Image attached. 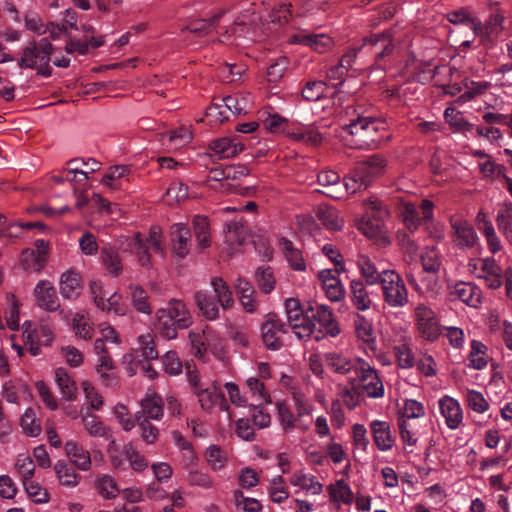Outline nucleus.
<instances>
[{
    "label": "nucleus",
    "mask_w": 512,
    "mask_h": 512,
    "mask_svg": "<svg viewBox=\"0 0 512 512\" xmlns=\"http://www.w3.org/2000/svg\"><path fill=\"white\" fill-rule=\"evenodd\" d=\"M345 115L349 123L343 125L342 129L350 137L344 138L346 144L359 150L376 148L380 142L378 134L383 122L375 116L373 108L363 104L350 105L346 107Z\"/></svg>",
    "instance_id": "nucleus-1"
},
{
    "label": "nucleus",
    "mask_w": 512,
    "mask_h": 512,
    "mask_svg": "<svg viewBox=\"0 0 512 512\" xmlns=\"http://www.w3.org/2000/svg\"><path fill=\"white\" fill-rule=\"evenodd\" d=\"M340 395L346 406L353 409L365 396L382 397L384 386L375 369L363 360L355 375L348 377V384L341 387Z\"/></svg>",
    "instance_id": "nucleus-2"
},
{
    "label": "nucleus",
    "mask_w": 512,
    "mask_h": 512,
    "mask_svg": "<svg viewBox=\"0 0 512 512\" xmlns=\"http://www.w3.org/2000/svg\"><path fill=\"white\" fill-rule=\"evenodd\" d=\"M191 324V315L181 300H171L167 308L159 309L156 313L155 327L166 339L176 338L179 329H186Z\"/></svg>",
    "instance_id": "nucleus-3"
},
{
    "label": "nucleus",
    "mask_w": 512,
    "mask_h": 512,
    "mask_svg": "<svg viewBox=\"0 0 512 512\" xmlns=\"http://www.w3.org/2000/svg\"><path fill=\"white\" fill-rule=\"evenodd\" d=\"M52 52L53 45L47 38L31 41L22 49L18 66L22 69H34L37 74L50 77L52 74L50 66Z\"/></svg>",
    "instance_id": "nucleus-4"
},
{
    "label": "nucleus",
    "mask_w": 512,
    "mask_h": 512,
    "mask_svg": "<svg viewBox=\"0 0 512 512\" xmlns=\"http://www.w3.org/2000/svg\"><path fill=\"white\" fill-rule=\"evenodd\" d=\"M306 318L312 324L313 334L316 341L322 340L325 335L336 337L340 328L334 319L332 310L326 305H309L306 308Z\"/></svg>",
    "instance_id": "nucleus-5"
},
{
    "label": "nucleus",
    "mask_w": 512,
    "mask_h": 512,
    "mask_svg": "<svg viewBox=\"0 0 512 512\" xmlns=\"http://www.w3.org/2000/svg\"><path fill=\"white\" fill-rule=\"evenodd\" d=\"M380 285L383 300L388 306L401 308L409 302L408 290L404 280L396 271H385Z\"/></svg>",
    "instance_id": "nucleus-6"
},
{
    "label": "nucleus",
    "mask_w": 512,
    "mask_h": 512,
    "mask_svg": "<svg viewBox=\"0 0 512 512\" xmlns=\"http://www.w3.org/2000/svg\"><path fill=\"white\" fill-rule=\"evenodd\" d=\"M359 50H363L364 54H372L375 59V65L379 69H385L387 58L394 50V44L389 32L372 34L363 39Z\"/></svg>",
    "instance_id": "nucleus-7"
},
{
    "label": "nucleus",
    "mask_w": 512,
    "mask_h": 512,
    "mask_svg": "<svg viewBox=\"0 0 512 512\" xmlns=\"http://www.w3.org/2000/svg\"><path fill=\"white\" fill-rule=\"evenodd\" d=\"M287 321L294 334L299 339L310 338L313 334L312 324L306 318V309L303 310L299 300L288 298L284 303Z\"/></svg>",
    "instance_id": "nucleus-8"
},
{
    "label": "nucleus",
    "mask_w": 512,
    "mask_h": 512,
    "mask_svg": "<svg viewBox=\"0 0 512 512\" xmlns=\"http://www.w3.org/2000/svg\"><path fill=\"white\" fill-rule=\"evenodd\" d=\"M365 215L362 217L360 229L369 237L378 234L388 217V210L378 199H370L365 203Z\"/></svg>",
    "instance_id": "nucleus-9"
},
{
    "label": "nucleus",
    "mask_w": 512,
    "mask_h": 512,
    "mask_svg": "<svg viewBox=\"0 0 512 512\" xmlns=\"http://www.w3.org/2000/svg\"><path fill=\"white\" fill-rule=\"evenodd\" d=\"M287 325L275 313H268L266 320L261 324V338L265 347L272 351L282 348L283 342L280 334L287 333Z\"/></svg>",
    "instance_id": "nucleus-10"
},
{
    "label": "nucleus",
    "mask_w": 512,
    "mask_h": 512,
    "mask_svg": "<svg viewBox=\"0 0 512 512\" xmlns=\"http://www.w3.org/2000/svg\"><path fill=\"white\" fill-rule=\"evenodd\" d=\"M172 254L179 260L187 257L191 249V229L187 224L174 223L170 227Z\"/></svg>",
    "instance_id": "nucleus-11"
},
{
    "label": "nucleus",
    "mask_w": 512,
    "mask_h": 512,
    "mask_svg": "<svg viewBox=\"0 0 512 512\" xmlns=\"http://www.w3.org/2000/svg\"><path fill=\"white\" fill-rule=\"evenodd\" d=\"M386 166L387 160L383 155L373 154L356 164V175L361 177L364 188H368L376 177L384 173Z\"/></svg>",
    "instance_id": "nucleus-12"
},
{
    "label": "nucleus",
    "mask_w": 512,
    "mask_h": 512,
    "mask_svg": "<svg viewBox=\"0 0 512 512\" xmlns=\"http://www.w3.org/2000/svg\"><path fill=\"white\" fill-rule=\"evenodd\" d=\"M324 362L327 368L334 373L353 376L363 362L361 358H352L339 352H329L324 356Z\"/></svg>",
    "instance_id": "nucleus-13"
},
{
    "label": "nucleus",
    "mask_w": 512,
    "mask_h": 512,
    "mask_svg": "<svg viewBox=\"0 0 512 512\" xmlns=\"http://www.w3.org/2000/svg\"><path fill=\"white\" fill-rule=\"evenodd\" d=\"M90 289L96 306L102 311H113L117 315L125 314L126 309L121 303V295L112 293L107 298V293L103 291L101 285L97 282H93Z\"/></svg>",
    "instance_id": "nucleus-14"
},
{
    "label": "nucleus",
    "mask_w": 512,
    "mask_h": 512,
    "mask_svg": "<svg viewBox=\"0 0 512 512\" xmlns=\"http://www.w3.org/2000/svg\"><path fill=\"white\" fill-rule=\"evenodd\" d=\"M34 297L37 305L45 311L54 312L60 307L56 290L48 280H41L36 284Z\"/></svg>",
    "instance_id": "nucleus-15"
},
{
    "label": "nucleus",
    "mask_w": 512,
    "mask_h": 512,
    "mask_svg": "<svg viewBox=\"0 0 512 512\" xmlns=\"http://www.w3.org/2000/svg\"><path fill=\"white\" fill-rule=\"evenodd\" d=\"M290 42L308 46L318 53H325L329 51L334 45L332 38L327 34L307 33L304 31L291 36Z\"/></svg>",
    "instance_id": "nucleus-16"
},
{
    "label": "nucleus",
    "mask_w": 512,
    "mask_h": 512,
    "mask_svg": "<svg viewBox=\"0 0 512 512\" xmlns=\"http://www.w3.org/2000/svg\"><path fill=\"white\" fill-rule=\"evenodd\" d=\"M209 149L220 159H227L243 151L244 144L239 136L222 137L211 141Z\"/></svg>",
    "instance_id": "nucleus-17"
},
{
    "label": "nucleus",
    "mask_w": 512,
    "mask_h": 512,
    "mask_svg": "<svg viewBox=\"0 0 512 512\" xmlns=\"http://www.w3.org/2000/svg\"><path fill=\"white\" fill-rule=\"evenodd\" d=\"M444 118L455 131L463 133L467 138H476L480 135V125H475L467 121L463 114L455 108H446Z\"/></svg>",
    "instance_id": "nucleus-18"
},
{
    "label": "nucleus",
    "mask_w": 512,
    "mask_h": 512,
    "mask_svg": "<svg viewBox=\"0 0 512 512\" xmlns=\"http://www.w3.org/2000/svg\"><path fill=\"white\" fill-rule=\"evenodd\" d=\"M421 263L423 270L430 274L424 279L427 282V287L434 290L437 285V274L442 265L440 252L435 248H427L421 255Z\"/></svg>",
    "instance_id": "nucleus-19"
},
{
    "label": "nucleus",
    "mask_w": 512,
    "mask_h": 512,
    "mask_svg": "<svg viewBox=\"0 0 512 512\" xmlns=\"http://www.w3.org/2000/svg\"><path fill=\"white\" fill-rule=\"evenodd\" d=\"M451 226L454 230V242L460 248H470L474 246L477 235L473 226L466 220L458 217L451 219Z\"/></svg>",
    "instance_id": "nucleus-20"
},
{
    "label": "nucleus",
    "mask_w": 512,
    "mask_h": 512,
    "mask_svg": "<svg viewBox=\"0 0 512 512\" xmlns=\"http://www.w3.org/2000/svg\"><path fill=\"white\" fill-rule=\"evenodd\" d=\"M370 430L377 448L381 451L392 449L395 437L392 435L391 426L386 421L374 420L370 423Z\"/></svg>",
    "instance_id": "nucleus-21"
},
{
    "label": "nucleus",
    "mask_w": 512,
    "mask_h": 512,
    "mask_svg": "<svg viewBox=\"0 0 512 512\" xmlns=\"http://www.w3.org/2000/svg\"><path fill=\"white\" fill-rule=\"evenodd\" d=\"M164 401L161 396L156 393H146L141 400V410L135 415H141L143 418L150 420H160L163 417Z\"/></svg>",
    "instance_id": "nucleus-22"
},
{
    "label": "nucleus",
    "mask_w": 512,
    "mask_h": 512,
    "mask_svg": "<svg viewBox=\"0 0 512 512\" xmlns=\"http://www.w3.org/2000/svg\"><path fill=\"white\" fill-rule=\"evenodd\" d=\"M60 294L63 298L74 300L81 294V276L74 270L64 272L60 277Z\"/></svg>",
    "instance_id": "nucleus-23"
},
{
    "label": "nucleus",
    "mask_w": 512,
    "mask_h": 512,
    "mask_svg": "<svg viewBox=\"0 0 512 512\" xmlns=\"http://www.w3.org/2000/svg\"><path fill=\"white\" fill-rule=\"evenodd\" d=\"M439 408L447 426L451 429L458 428L462 421V410L459 403L449 396H444L439 400Z\"/></svg>",
    "instance_id": "nucleus-24"
},
{
    "label": "nucleus",
    "mask_w": 512,
    "mask_h": 512,
    "mask_svg": "<svg viewBox=\"0 0 512 512\" xmlns=\"http://www.w3.org/2000/svg\"><path fill=\"white\" fill-rule=\"evenodd\" d=\"M335 270L326 269L319 272V278L323 283L327 297L331 301H340L344 296V289L340 280L335 275Z\"/></svg>",
    "instance_id": "nucleus-25"
},
{
    "label": "nucleus",
    "mask_w": 512,
    "mask_h": 512,
    "mask_svg": "<svg viewBox=\"0 0 512 512\" xmlns=\"http://www.w3.org/2000/svg\"><path fill=\"white\" fill-rule=\"evenodd\" d=\"M200 405L203 409L209 410L214 405L219 404L222 410H228V404L222 391L212 386L210 388L196 390Z\"/></svg>",
    "instance_id": "nucleus-26"
},
{
    "label": "nucleus",
    "mask_w": 512,
    "mask_h": 512,
    "mask_svg": "<svg viewBox=\"0 0 512 512\" xmlns=\"http://www.w3.org/2000/svg\"><path fill=\"white\" fill-rule=\"evenodd\" d=\"M482 280L491 289L499 288L503 284V269L496 263L495 259H482Z\"/></svg>",
    "instance_id": "nucleus-27"
},
{
    "label": "nucleus",
    "mask_w": 512,
    "mask_h": 512,
    "mask_svg": "<svg viewBox=\"0 0 512 512\" xmlns=\"http://www.w3.org/2000/svg\"><path fill=\"white\" fill-rule=\"evenodd\" d=\"M195 303L207 320H215L219 316V302L207 291H198L194 295Z\"/></svg>",
    "instance_id": "nucleus-28"
},
{
    "label": "nucleus",
    "mask_w": 512,
    "mask_h": 512,
    "mask_svg": "<svg viewBox=\"0 0 512 512\" xmlns=\"http://www.w3.org/2000/svg\"><path fill=\"white\" fill-rule=\"evenodd\" d=\"M462 302L472 308H478L480 305V290L471 282H459L454 287L453 292Z\"/></svg>",
    "instance_id": "nucleus-29"
},
{
    "label": "nucleus",
    "mask_w": 512,
    "mask_h": 512,
    "mask_svg": "<svg viewBox=\"0 0 512 512\" xmlns=\"http://www.w3.org/2000/svg\"><path fill=\"white\" fill-rule=\"evenodd\" d=\"M358 267L362 278L367 285L381 284L386 270L379 271L369 257L360 256L358 259Z\"/></svg>",
    "instance_id": "nucleus-30"
},
{
    "label": "nucleus",
    "mask_w": 512,
    "mask_h": 512,
    "mask_svg": "<svg viewBox=\"0 0 512 512\" xmlns=\"http://www.w3.org/2000/svg\"><path fill=\"white\" fill-rule=\"evenodd\" d=\"M350 299L357 310L365 311L371 307V299L365 284L361 280L350 283Z\"/></svg>",
    "instance_id": "nucleus-31"
},
{
    "label": "nucleus",
    "mask_w": 512,
    "mask_h": 512,
    "mask_svg": "<svg viewBox=\"0 0 512 512\" xmlns=\"http://www.w3.org/2000/svg\"><path fill=\"white\" fill-rule=\"evenodd\" d=\"M66 454L72 459L73 464L80 470L86 471L91 466V458L88 451L74 441L65 443Z\"/></svg>",
    "instance_id": "nucleus-32"
},
{
    "label": "nucleus",
    "mask_w": 512,
    "mask_h": 512,
    "mask_svg": "<svg viewBox=\"0 0 512 512\" xmlns=\"http://www.w3.org/2000/svg\"><path fill=\"white\" fill-rule=\"evenodd\" d=\"M193 231L198 242L200 251L207 248L211 244L210 226L208 218L202 215H195L192 220Z\"/></svg>",
    "instance_id": "nucleus-33"
},
{
    "label": "nucleus",
    "mask_w": 512,
    "mask_h": 512,
    "mask_svg": "<svg viewBox=\"0 0 512 512\" xmlns=\"http://www.w3.org/2000/svg\"><path fill=\"white\" fill-rule=\"evenodd\" d=\"M86 431L92 437H103L107 440L111 438L110 428L105 426L94 414L87 412L82 417Z\"/></svg>",
    "instance_id": "nucleus-34"
},
{
    "label": "nucleus",
    "mask_w": 512,
    "mask_h": 512,
    "mask_svg": "<svg viewBox=\"0 0 512 512\" xmlns=\"http://www.w3.org/2000/svg\"><path fill=\"white\" fill-rule=\"evenodd\" d=\"M317 217L321 223L329 230H340L343 225L342 219L338 215V211L327 205H320L317 209Z\"/></svg>",
    "instance_id": "nucleus-35"
},
{
    "label": "nucleus",
    "mask_w": 512,
    "mask_h": 512,
    "mask_svg": "<svg viewBox=\"0 0 512 512\" xmlns=\"http://www.w3.org/2000/svg\"><path fill=\"white\" fill-rule=\"evenodd\" d=\"M56 383L59 387V390L63 396L68 401H73L76 399V384L70 378L67 371L64 368H58L55 371Z\"/></svg>",
    "instance_id": "nucleus-36"
},
{
    "label": "nucleus",
    "mask_w": 512,
    "mask_h": 512,
    "mask_svg": "<svg viewBox=\"0 0 512 512\" xmlns=\"http://www.w3.org/2000/svg\"><path fill=\"white\" fill-rule=\"evenodd\" d=\"M101 258L106 271L116 277L122 273L123 267L118 252L112 247H104L101 250Z\"/></svg>",
    "instance_id": "nucleus-37"
},
{
    "label": "nucleus",
    "mask_w": 512,
    "mask_h": 512,
    "mask_svg": "<svg viewBox=\"0 0 512 512\" xmlns=\"http://www.w3.org/2000/svg\"><path fill=\"white\" fill-rule=\"evenodd\" d=\"M130 250L137 256L139 264L144 268L151 267V255L149 253V247L146 242L140 237V234H135L129 244Z\"/></svg>",
    "instance_id": "nucleus-38"
},
{
    "label": "nucleus",
    "mask_w": 512,
    "mask_h": 512,
    "mask_svg": "<svg viewBox=\"0 0 512 512\" xmlns=\"http://www.w3.org/2000/svg\"><path fill=\"white\" fill-rule=\"evenodd\" d=\"M211 284L214 292L213 296L222 308L226 310L232 307L234 300L232 298V292L226 282L222 278H214Z\"/></svg>",
    "instance_id": "nucleus-39"
},
{
    "label": "nucleus",
    "mask_w": 512,
    "mask_h": 512,
    "mask_svg": "<svg viewBox=\"0 0 512 512\" xmlns=\"http://www.w3.org/2000/svg\"><path fill=\"white\" fill-rule=\"evenodd\" d=\"M225 13L226 10L222 9L209 19L195 20L189 24L188 29L190 30V32L199 36L207 34L218 25L220 19L223 17Z\"/></svg>",
    "instance_id": "nucleus-40"
},
{
    "label": "nucleus",
    "mask_w": 512,
    "mask_h": 512,
    "mask_svg": "<svg viewBox=\"0 0 512 512\" xmlns=\"http://www.w3.org/2000/svg\"><path fill=\"white\" fill-rule=\"evenodd\" d=\"M54 470L62 485L67 487H74L77 485L79 476L75 473L71 464H68L63 460H59L55 463Z\"/></svg>",
    "instance_id": "nucleus-41"
},
{
    "label": "nucleus",
    "mask_w": 512,
    "mask_h": 512,
    "mask_svg": "<svg viewBox=\"0 0 512 512\" xmlns=\"http://www.w3.org/2000/svg\"><path fill=\"white\" fill-rule=\"evenodd\" d=\"M280 246L287 261L290 263L294 270L301 271L305 269V263L301 252L294 248L293 243L290 240L281 238Z\"/></svg>",
    "instance_id": "nucleus-42"
},
{
    "label": "nucleus",
    "mask_w": 512,
    "mask_h": 512,
    "mask_svg": "<svg viewBox=\"0 0 512 512\" xmlns=\"http://www.w3.org/2000/svg\"><path fill=\"white\" fill-rule=\"evenodd\" d=\"M290 482L292 485L299 486L313 495H318L322 491V484L313 475H307L302 472L295 473Z\"/></svg>",
    "instance_id": "nucleus-43"
},
{
    "label": "nucleus",
    "mask_w": 512,
    "mask_h": 512,
    "mask_svg": "<svg viewBox=\"0 0 512 512\" xmlns=\"http://www.w3.org/2000/svg\"><path fill=\"white\" fill-rule=\"evenodd\" d=\"M255 279L259 289L264 294H269L275 288L276 280L273 270L269 266H261L257 268L255 272Z\"/></svg>",
    "instance_id": "nucleus-44"
},
{
    "label": "nucleus",
    "mask_w": 512,
    "mask_h": 512,
    "mask_svg": "<svg viewBox=\"0 0 512 512\" xmlns=\"http://www.w3.org/2000/svg\"><path fill=\"white\" fill-rule=\"evenodd\" d=\"M482 178H488L491 181H497L503 185L504 179L503 168L494 163L489 156L482 153Z\"/></svg>",
    "instance_id": "nucleus-45"
},
{
    "label": "nucleus",
    "mask_w": 512,
    "mask_h": 512,
    "mask_svg": "<svg viewBox=\"0 0 512 512\" xmlns=\"http://www.w3.org/2000/svg\"><path fill=\"white\" fill-rule=\"evenodd\" d=\"M497 225L507 238L512 236V203H504L499 207Z\"/></svg>",
    "instance_id": "nucleus-46"
},
{
    "label": "nucleus",
    "mask_w": 512,
    "mask_h": 512,
    "mask_svg": "<svg viewBox=\"0 0 512 512\" xmlns=\"http://www.w3.org/2000/svg\"><path fill=\"white\" fill-rule=\"evenodd\" d=\"M136 425L140 429V436L146 444H153L158 439L159 430L141 415H135Z\"/></svg>",
    "instance_id": "nucleus-47"
},
{
    "label": "nucleus",
    "mask_w": 512,
    "mask_h": 512,
    "mask_svg": "<svg viewBox=\"0 0 512 512\" xmlns=\"http://www.w3.org/2000/svg\"><path fill=\"white\" fill-rule=\"evenodd\" d=\"M103 44H104V41L101 37L96 38L94 36H91L89 41L88 40H85V41L71 40L66 45L65 50L67 53H70V54L74 53V52H78L80 55H84L88 52L89 46H91L93 48H99Z\"/></svg>",
    "instance_id": "nucleus-48"
},
{
    "label": "nucleus",
    "mask_w": 512,
    "mask_h": 512,
    "mask_svg": "<svg viewBox=\"0 0 512 512\" xmlns=\"http://www.w3.org/2000/svg\"><path fill=\"white\" fill-rule=\"evenodd\" d=\"M22 265L25 269L32 268L35 271H40L46 262L43 253H36L35 249H26L22 253Z\"/></svg>",
    "instance_id": "nucleus-49"
},
{
    "label": "nucleus",
    "mask_w": 512,
    "mask_h": 512,
    "mask_svg": "<svg viewBox=\"0 0 512 512\" xmlns=\"http://www.w3.org/2000/svg\"><path fill=\"white\" fill-rule=\"evenodd\" d=\"M326 83L323 81H309L302 89V96L307 101H318L324 97Z\"/></svg>",
    "instance_id": "nucleus-50"
},
{
    "label": "nucleus",
    "mask_w": 512,
    "mask_h": 512,
    "mask_svg": "<svg viewBox=\"0 0 512 512\" xmlns=\"http://www.w3.org/2000/svg\"><path fill=\"white\" fill-rule=\"evenodd\" d=\"M225 238L226 241L230 244H237L239 246L243 245L245 242V229L242 224L231 221L226 224L225 228Z\"/></svg>",
    "instance_id": "nucleus-51"
},
{
    "label": "nucleus",
    "mask_w": 512,
    "mask_h": 512,
    "mask_svg": "<svg viewBox=\"0 0 512 512\" xmlns=\"http://www.w3.org/2000/svg\"><path fill=\"white\" fill-rule=\"evenodd\" d=\"M15 467L20 474L22 481L32 479L35 472V465L33 463L32 458L26 454L22 453L17 456Z\"/></svg>",
    "instance_id": "nucleus-52"
},
{
    "label": "nucleus",
    "mask_w": 512,
    "mask_h": 512,
    "mask_svg": "<svg viewBox=\"0 0 512 512\" xmlns=\"http://www.w3.org/2000/svg\"><path fill=\"white\" fill-rule=\"evenodd\" d=\"M100 495L106 499H113L118 494V487L114 479L109 475H102L96 482Z\"/></svg>",
    "instance_id": "nucleus-53"
},
{
    "label": "nucleus",
    "mask_w": 512,
    "mask_h": 512,
    "mask_svg": "<svg viewBox=\"0 0 512 512\" xmlns=\"http://www.w3.org/2000/svg\"><path fill=\"white\" fill-rule=\"evenodd\" d=\"M130 293L134 307L141 313H150L148 296L144 289L139 286H130Z\"/></svg>",
    "instance_id": "nucleus-54"
},
{
    "label": "nucleus",
    "mask_w": 512,
    "mask_h": 512,
    "mask_svg": "<svg viewBox=\"0 0 512 512\" xmlns=\"http://www.w3.org/2000/svg\"><path fill=\"white\" fill-rule=\"evenodd\" d=\"M24 488L28 494V496L35 503H46L49 500L48 493L45 489H43L38 483L30 480H25L23 482Z\"/></svg>",
    "instance_id": "nucleus-55"
},
{
    "label": "nucleus",
    "mask_w": 512,
    "mask_h": 512,
    "mask_svg": "<svg viewBox=\"0 0 512 512\" xmlns=\"http://www.w3.org/2000/svg\"><path fill=\"white\" fill-rule=\"evenodd\" d=\"M229 113L240 115L247 112L248 100L246 97L227 96L222 99Z\"/></svg>",
    "instance_id": "nucleus-56"
},
{
    "label": "nucleus",
    "mask_w": 512,
    "mask_h": 512,
    "mask_svg": "<svg viewBox=\"0 0 512 512\" xmlns=\"http://www.w3.org/2000/svg\"><path fill=\"white\" fill-rule=\"evenodd\" d=\"M329 489L333 499L340 500L347 504L352 502L353 492L343 479H340L336 482V488L330 486Z\"/></svg>",
    "instance_id": "nucleus-57"
},
{
    "label": "nucleus",
    "mask_w": 512,
    "mask_h": 512,
    "mask_svg": "<svg viewBox=\"0 0 512 512\" xmlns=\"http://www.w3.org/2000/svg\"><path fill=\"white\" fill-rule=\"evenodd\" d=\"M125 457L129 460L132 468L137 471H143L147 467L145 458L134 448L133 444L129 443L124 447Z\"/></svg>",
    "instance_id": "nucleus-58"
},
{
    "label": "nucleus",
    "mask_w": 512,
    "mask_h": 512,
    "mask_svg": "<svg viewBox=\"0 0 512 512\" xmlns=\"http://www.w3.org/2000/svg\"><path fill=\"white\" fill-rule=\"evenodd\" d=\"M449 22L453 24H463L470 28H472L475 34H478L479 27L475 23L474 19L470 16V14L466 10H458L450 12L447 15Z\"/></svg>",
    "instance_id": "nucleus-59"
},
{
    "label": "nucleus",
    "mask_w": 512,
    "mask_h": 512,
    "mask_svg": "<svg viewBox=\"0 0 512 512\" xmlns=\"http://www.w3.org/2000/svg\"><path fill=\"white\" fill-rule=\"evenodd\" d=\"M129 172L130 168L128 166L110 167L109 171L104 175L102 182L111 189H117L118 186L115 184V180L125 177Z\"/></svg>",
    "instance_id": "nucleus-60"
},
{
    "label": "nucleus",
    "mask_w": 512,
    "mask_h": 512,
    "mask_svg": "<svg viewBox=\"0 0 512 512\" xmlns=\"http://www.w3.org/2000/svg\"><path fill=\"white\" fill-rule=\"evenodd\" d=\"M288 67V59L286 57L279 58L275 63L267 68V79L271 83L278 82L284 75Z\"/></svg>",
    "instance_id": "nucleus-61"
},
{
    "label": "nucleus",
    "mask_w": 512,
    "mask_h": 512,
    "mask_svg": "<svg viewBox=\"0 0 512 512\" xmlns=\"http://www.w3.org/2000/svg\"><path fill=\"white\" fill-rule=\"evenodd\" d=\"M417 326L421 336L428 341H434L440 334V328L436 318L430 319V321L420 322Z\"/></svg>",
    "instance_id": "nucleus-62"
},
{
    "label": "nucleus",
    "mask_w": 512,
    "mask_h": 512,
    "mask_svg": "<svg viewBox=\"0 0 512 512\" xmlns=\"http://www.w3.org/2000/svg\"><path fill=\"white\" fill-rule=\"evenodd\" d=\"M403 215L406 228L410 231H415L422 220L420 211H418L412 204H406Z\"/></svg>",
    "instance_id": "nucleus-63"
},
{
    "label": "nucleus",
    "mask_w": 512,
    "mask_h": 512,
    "mask_svg": "<svg viewBox=\"0 0 512 512\" xmlns=\"http://www.w3.org/2000/svg\"><path fill=\"white\" fill-rule=\"evenodd\" d=\"M395 356L397 358L398 365L403 369H408L413 367V355L406 344L398 345L394 348Z\"/></svg>",
    "instance_id": "nucleus-64"
}]
</instances>
